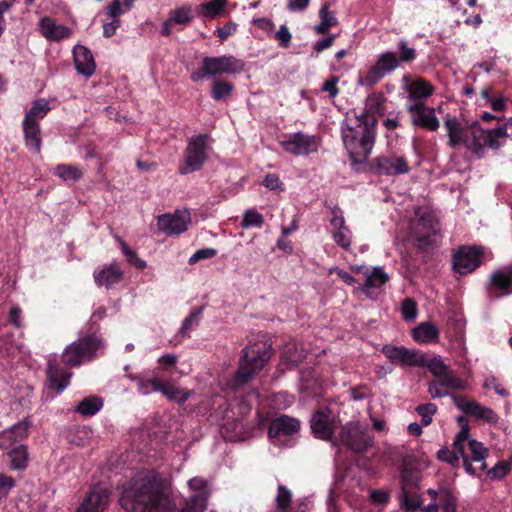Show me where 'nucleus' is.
<instances>
[{"instance_id": "nucleus-11", "label": "nucleus", "mask_w": 512, "mask_h": 512, "mask_svg": "<svg viewBox=\"0 0 512 512\" xmlns=\"http://www.w3.org/2000/svg\"><path fill=\"white\" fill-rule=\"evenodd\" d=\"M310 426L316 438L330 441L338 422L336 415L328 407H321L313 413Z\"/></svg>"}, {"instance_id": "nucleus-4", "label": "nucleus", "mask_w": 512, "mask_h": 512, "mask_svg": "<svg viewBox=\"0 0 512 512\" xmlns=\"http://www.w3.org/2000/svg\"><path fill=\"white\" fill-rule=\"evenodd\" d=\"M105 344L96 334L79 338L66 346L62 353V361L68 367H77L103 355Z\"/></svg>"}, {"instance_id": "nucleus-33", "label": "nucleus", "mask_w": 512, "mask_h": 512, "mask_svg": "<svg viewBox=\"0 0 512 512\" xmlns=\"http://www.w3.org/2000/svg\"><path fill=\"white\" fill-rule=\"evenodd\" d=\"M306 354L304 350L299 348L296 342H288L284 345L282 351V361L287 364L288 368L296 366L300 363Z\"/></svg>"}, {"instance_id": "nucleus-45", "label": "nucleus", "mask_w": 512, "mask_h": 512, "mask_svg": "<svg viewBox=\"0 0 512 512\" xmlns=\"http://www.w3.org/2000/svg\"><path fill=\"white\" fill-rule=\"evenodd\" d=\"M385 98L382 94H371L365 100V112L363 114L374 117L375 114L382 113Z\"/></svg>"}, {"instance_id": "nucleus-56", "label": "nucleus", "mask_w": 512, "mask_h": 512, "mask_svg": "<svg viewBox=\"0 0 512 512\" xmlns=\"http://www.w3.org/2000/svg\"><path fill=\"white\" fill-rule=\"evenodd\" d=\"M424 366H426L437 378L449 371V367L439 357L432 358L428 361L426 360V364Z\"/></svg>"}, {"instance_id": "nucleus-64", "label": "nucleus", "mask_w": 512, "mask_h": 512, "mask_svg": "<svg viewBox=\"0 0 512 512\" xmlns=\"http://www.w3.org/2000/svg\"><path fill=\"white\" fill-rule=\"evenodd\" d=\"M237 30V24L229 21L224 26L217 28L215 33L221 41H225L229 36L233 35Z\"/></svg>"}, {"instance_id": "nucleus-13", "label": "nucleus", "mask_w": 512, "mask_h": 512, "mask_svg": "<svg viewBox=\"0 0 512 512\" xmlns=\"http://www.w3.org/2000/svg\"><path fill=\"white\" fill-rule=\"evenodd\" d=\"M204 69L210 76L238 74L244 70V62L232 55L204 57Z\"/></svg>"}, {"instance_id": "nucleus-30", "label": "nucleus", "mask_w": 512, "mask_h": 512, "mask_svg": "<svg viewBox=\"0 0 512 512\" xmlns=\"http://www.w3.org/2000/svg\"><path fill=\"white\" fill-rule=\"evenodd\" d=\"M403 80L407 84L406 90L409 93L408 98L410 100H415V102L429 97L434 91V87L426 80L417 79L411 84H408L407 76H404Z\"/></svg>"}, {"instance_id": "nucleus-50", "label": "nucleus", "mask_w": 512, "mask_h": 512, "mask_svg": "<svg viewBox=\"0 0 512 512\" xmlns=\"http://www.w3.org/2000/svg\"><path fill=\"white\" fill-rule=\"evenodd\" d=\"M334 242L344 249L345 251H349L352 243V232L347 227L342 228L341 230L335 231L331 234Z\"/></svg>"}, {"instance_id": "nucleus-36", "label": "nucleus", "mask_w": 512, "mask_h": 512, "mask_svg": "<svg viewBox=\"0 0 512 512\" xmlns=\"http://www.w3.org/2000/svg\"><path fill=\"white\" fill-rule=\"evenodd\" d=\"M468 444L469 450L471 452V458L469 460L474 462L480 463V469L486 470L487 464L485 462V459L487 458L489 451L488 449L483 445V443L475 440V439H469L466 441Z\"/></svg>"}, {"instance_id": "nucleus-2", "label": "nucleus", "mask_w": 512, "mask_h": 512, "mask_svg": "<svg viewBox=\"0 0 512 512\" xmlns=\"http://www.w3.org/2000/svg\"><path fill=\"white\" fill-rule=\"evenodd\" d=\"M375 117L366 114L347 116L341 126L342 140L354 162L366 159L374 145Z\"/></svg>"}, {"instance_id": "nucleus-44", "label": "nucleus", "mask_w": 512, "mask_h": 512, "mask_svg": "<svg viewBox=\"0 0 512 512\" xmlns=\"http://www.w3.org/2000/svg\"><path fill=\"white\" fill-rule=\"evenodd\" d=\"M168 18L173 24L187 25L192 21V10L189 6L178 7L169 12Z\"/></svg>"}, {"instance_id": "nucleus-42", "label": "nucleus", "mask_w": 512, "mask_h": 512, "mask_svg": "<svg viewBox=\"0 0 512 512\" xmlns=\"http://www.w3.org/2000/svg\"><path fill=\"white\" fill-rule=\"evenodd\" d=\"M115 239H116L117 243L119 244V247H120L123 255L125 256L126 260L130 264H132L133 266H135L138 269H144L146 267V261H144L143 259L139 258L137 253H136V251L132 250L124 242V240L121 237L116 235Z\"/></svg>"}, {"instance_id": "nucleus-1", "label": "nucleus", "mask_w": 512, "mask_h": 512, "mask_svg": "<svg viewBox=\"0 0 512 512\" xmlns=\"http://www.w3.org/2000/svg\"><path fill=\"white\" fill-rule=\"evenodd\" d=\"M120 504L129 512H176L170 484L156 471L132 478L123 488Z\"/></svg>"}, {"instance_id": "nucleus-7", "label": "nucleus", "mask_w": 512, "mask_h": 512, "mask_svg": "<svg viewBox=\"0 0 512 512\" xmlns=\"http://www.w3.org/2000/svg\"><path fill=\"white\" fill-rule=\"evenodd\" d=\"M469 437V427L467 424L463 425L461 430L457 433L454 438L452 447L450 450L448 448H441L437 452V458L442 461L450 464L453 467H458L460 463V456L463 460V465L465 471L470 475H476V468L471 464L469 457L465 454V444Z\"/></svg>"}, {"instance_id": "nucleus-62", "label": "nucleus", "mask_w": 512, "mask_h": 512, "mask_svg": "<svg viewBox=\"0 0 512 512\" xmlns=\"http://www.w3.org/2000/svg\"><path fill=\"white\" fill-rule=\"evenodd\" d=\"M275 38L283 48H288L291 43L292 34L286 25H281L275 34Z\"/></svg>"}, {"instance_id": "nucleus-43", "label": "nucleus", "mask_w": 512, "mask_h": 512, "mask_svg": "<svg viewBox=\"0 0 512 512\" xmlns=\"http://www.w3.org/2000/svg\"><path fill=\"white\" fill-rule=\"evenodd\" d=\"M319 16L320 22L314 28L318 34L327 33L332 26L337 24L335 16L328 11V5H324L321 8Z\"/></svg>"}, {"instance_id": "nucleus-12", "label": "nucleus", "mask_w": 512, "mask_h": 512, "mask_svg": "<svg viewBox=\"0 0 512 512\" xmlns=\"http://www.w3.org/2000/svg\"><path fill=\"white\" fill-rule=\"evenodd\" d=\"M483 249L462 246L453 254V270L461 275L473 272L482 262Z\"/></svg>"}, {"instance_id": "nucleus-22", "label": "nucleus", "mask_w": 512, "mask_h": 512, "mask_svg": "<svg viewBox=\"0 0 512 512\" xmlns=\"http://www.w3.org/2000/svg\"><path fill=\"white\" fill-rule=\"evenodd\" d=\"M109 501V493L106 488L95 486L86 495L76 512H103Z\"/></svg>"}, {"instance_id": "nucleus-39", "label": "nucleus", "mask_w": 512, "mask_h": 512, "mask_svg": "<svg viewBox=\"0 0 512 512\" xmlns=\"http://www.w3.org/2000/svg\"><path fill=\"white\" fill-rule=\"evenodd\" d=\"M10 466L14 470H24L28 464V452L27 447L19 445L15 447L9 453Z\"/></svg>"}, {"instance_id": "nucleus-58", "label": "nucleus", "mask_w": 512, "mask_h": 512, "mask_svg": "<svg viewBox=\"0 0 512 512\" xmlns=\"http://www.w3.org/2000/svg\"><path fill=\"white\" fill-rule=\"evenodd\" d=\"M291 491L284 485H278V493L276 496L277 507L280 510H286L291 502Z\"/></svg>"}, {"instance_id": "nucleus-10", "label": "nucleus", "mask_w": 512, "mask_h": 512, "mask_svg": "<svg viewBox=\"0 0 512 512\" xmlns=\"http://www.w3.org/2000/svg\"><path fill=\"white\" fill-rule=\"evenodd\" d=\"M340 441L349 449L360 453L372 444V437L360 422H349L341 428Z\"/></svg>"}, {"instance_id": "nucleus-47", "label": "nucleus", "mask_w": 512, "mask_h": 512, "mask_svg": "<svg viewBox=\"0 0 512 512\" xmlns=\"http://www.w3.org/2000/svg\"><path fill=\"white\" fill-rule=\"evenodd\" d=\"M438 381L447 391L449 389L465 390L467 388V383L461 378L457 377L450 370L441 377H439Z\"/></svg>"}, {"instance_id": "nucleus-20", "label": "nucleus", "mask_w": 512, "mask_h": 512, "mask_svg": "<svg viewBox=\"0 0 512 512\" xmlns=\"http://www.w3.org/2000/svg\"><path fill=\"white\" fill-rule=\"evenodd\" d=\"M374 167L378 174L394 176L410 171L408 161L403 156H380L375 158Z\"/></svg>"}, {"instance_id": "nucleus-28", "label": "nucleus", "mask_w": 512, "mask_h": 512, "mask_svg": "<svg viewBox=\"0 0 512 512\" xmlns=\"http://www.w3.org/2000/svg\"><path fill=\"white\" fill-rule=\"evenodd\" d=\"M449 138V146L456 148L460 145L465 146L470 130L465 129L455 117H447L444 121Z\"/></svg>"}, {"instance_id": "nucleus-23", "label": "nucleus", "mask_w": 512, "mask_h": 512, "mask_svg": "<svg viewBox=\"0 0 512 512\" xmlns=\"http://www.w3.org/2000/svg\"><path fill=\"white\" fill-rule=\"evenodd\" d=\"M46 374L48 388L57 393H61L68 387L72 377V373L60 367L59 364L52 359L48 361Z\"/></svg>"}, {"instance_id": "nucleus-53", "label": "nucleus", "mask_w": 512, "mask_h": 512, "mask_svg": "<svg viewBox=\"0 0 512 512\" xmlns=\"http://www.w3.org/2000/svg\"><path fill=\"white\" fill-rule=\"evenodd\" d=\"M203 311V308H198L197 310L191 312L182 322V325L180 327V333L185 335L190 330L198 326L200 322V315Z\"/></svg>"}, {"instance_id": "nucleus-48", "label": "nucleus", "mask_w": 512, "mask_h": 512, "mask_svg": "<svg viewBox=\"0 0 512 512\" xmlns=\"http://www.w3.org/2000/svg\"><path fill=\"white\" fill-rule=\"evenodd\" d=\"M28 428L29 424L27 422H19L11 428L3 431L2 437L13 441L20 440L27 435Z\"/></svg>"}, {"instance_id": "nucleus-18", "label": "nucleus", "mask_w": 512, "mask_h": 512, "mask_svg": "<svg viewBox=\"0 0 512 512\" xmlns=\"http://www.w3.org/2000/svg\"><path fill=\"white\" fill-rule=\"evenodd\" d=\"M188 486L197 493L193 494L185 501L180 512H203L206 509L208 500L206 480L201 477H194L188 481Z\"/></svg>"}, {"instance_id": "nucleus-38", "label": "nucleus", "mask_w": 512, "mask_h": 512, "mask_svg": "<svg viewBox=\"0 0 512 512\" xmlns=\"http://www.w3.org/2000/svg\"><path fill=\"white\" fill-rule=\"evenodd\" d=\"M103 406V401L100 397L92 396L84 398L76 407V412L83 416L95 415Z\"/></svg>"}, {"instance_id": "nucleus-41", "label": "nucleus", "mask_w": 512, "mask_h": 512, "mask_svg": "<svg viewBox=\"0 0 512 512\" xmlns=\"http://www.w3.org/2000/svg\"><path fill=\"white\" fill-rule=\"evenodd\" d=\"M233 85L225 80L215 79L211 86V96L216 101L225 100L233 91Z\"/></svg>"}, {"instance_id": "nucleus-5", "label": "nucleus", "mask_w": 512, "mask_h": 512, "mask_svg": "<svg viewBox=\"0 0 512 512\" xmlns=\"http://www.w3.org/2000/svg\"><path fill=\"white\" fill-rule=\"evenodd\" d=\"M211 137L209 134H198L187 140V146L183 152V160L178 167L181 175L199 171L209 158L211 151Z\"/></svg>"}, {"instance_id": "nucleus-15", "label": "nucleus", "mask_w": 512, "mask_h": 512, "mask_svg": "<svg viewBox=\"0 0 512 512\" xmlns=\"http://www.w3.org/2000/svg\"><path fill=\"white\" fill-rule=\"evenodd\" d=\"M407 111L411 115V122L416 127L425 128L430 131H436L439 128V120L436 117L435 109L426 106L421 101L407 106Z\"/></svg>"}, {"instance_id": "nucleus-31", "label": "nucleus", "mask_w": 512, "mask_h": 512, "mask_svg": "<svg viewBox=\"0 0 512 512\" xmlns=\"http://www.w3.org/2000/svg\"><path fill=\"white\" fill-rule=\"evenodd\" d=\"M227 4L228 0H212L199 4L196 12L200 17L214 19L226 13Z\"/></svg>"}, {"instance_id": "nucleus-40", "label": "nucleus", "mask_w": 512, "mask_h": 512, "mask_svg": "<svg viewBox=\"0 0 512 512\" xmlns=\"http://www.w3.org/2000/svg\"><path fill=\"white\" fill-rule=\"evenodd\" d=\"M54 173L64 181H77L83 176L82 170L76 165H57Z\"/></svg>"}, {"instance_id": "nucleus-26", "label": "nucleus", "mask_w": 512, "mask_h": 512, "mask_svg": "<svg viewBox=\"0 0 512 512\" xmlns=\"http://www.w3.org/2000/svg\"><path fill=\"white\" fill-rule=\"evenodd\" d=\"M41 34L49 41L58 42L72 35V30L62 24H57L50 17H44L39 22Z\"/></svg>"}, {"instance_id": "nucleus-8", "label": "nucleus", "mask_w": 512, "mask_h": 512, "mask_svg": "<svg viewBox=\"0 0 512 512\" xmlns=\"http://www.w3.org/2000/svg\"><path fill=\"white\" fill-rule=\"evenodd\" d=\"M399 66L400 60H398L395 52H383L378 55L375 64L367 72L359 75L358 84L360 86H373Z\"/></svg>"}, {"instance_id": "nucleus-9", "label": "nucleus", "mask_w": 512, "mask_h": 512, "mask_svg": "<svg viewBox=\"0 0 512 512\" xmlns=\"http://www.w3.org/2000/svg\"><path fill=\"white\" fill-rule=\"evenodd\" d=\"M282 149L294 156H307L318 151L320 139L302 131L287 133L280 140Z\"/></svg>"}, {"instance_id": "nucleus-37", "label": "nucleus", "mask_w": 512, "mask_h": 512, "mask_svg": "<svg viewBox=\"0 0 512 512\" xmlns=\"http://www.w3.org/2000/svg\"><path fill=\"white\" fill-rule=\"evenodd\" d=\"M158 392H161L164 396H166L169 400L178 402L180 404L185 403L190 395V391H185L175 387L174 385L162 383L160 381V388Z\"/></svg>"}, {"instance_id": "nucleus-61", "label": "nucleus", "mask_w": 512, "mask_h": 512, "mask_svg": "<svg viewBox=\"0 0 512 512\" xmlns=\"http://www.w3.org/2000/svg\"><path fill=\"white\" fill-rule=\"evenodd\" d=\"M263 185L271 191L281 192L284 190L283 183L280 181L278 175L274 173L266 175L263 180Z\"/></svg>"}, {"instance_id": "nucleus-24", "label": "nucleus", "mask_w": 512, "mask_h": 512, "mask_svg": "<svg viewBox=\"0 0 512 512\" xmlns=\"http://www.w3.org/2000/svg\"><path fill=\"white\" fill-rule=\"evenodd\" d=\"M427 494L429 495L431 502L427 506H423V508H421L422 512H438L442 508L447 507L446 505H451L457 501V497L453 492L444 486H441L438 489L429 488L427 490Z\"/></svg>"}, {"instance_id": "nucleus-19", "label": "nucleus", "mask_w": 512, "mask_h": 512, "mask_svg": "<svg viewBox=\"0 0 512 512\" xmlns=\"http://www.w3.org/2000/svg\"><path fill=\"white\" fill-rule=\"evenodd\" d=\"M190 222V213L187 210L176 211L173 214H164L158 218L159 229L168 235H178L187 230Z\"/></svg>"}, {"instance_id": "nucleus-54", "label": "nucleus", "mask_w": 512, "mask_h": 512, "mask_svg": "<svg viewBox=\"0 0 512 512\" xmlns=\"http://www.w3.org/2000/svg\"><path fill=\"white\" fill-rule=\"evenodd\" d=\"M416 411L421 416L422 426H428L432 422V416L437 412V406L434 403L422 404Z\"/></svg>"}, {"instance_id": "nucleus-55", "label": "nucleus", "mask_w": 512, "mask_h": 512, "mask_svg": "<svg viewBox=\"0 0 512 512\" xmlns=\"http://www.w3.org/2000/svg\"><path fill=\"white\" fill-rule=\"evenodd\" d=\"M332 218L330 219V233L341 230L347 227L343 212L337 206L331 208Z\"/></svg>"}, {"instance_id": "nucleus-16", "label": "nucleus", "mask_w": 512, "mask_h": 512, "mask_svg": "<svg viewBox=\"0 0 512 512\" xmlns=\"http://www.w3.org/2000/svg\"><path fill=\"white\" fill-rule=\"evenodd\" d=\"M455 406L463 413L474 416L489 424H496L499 420L498 415L489 407H485L476 401H470L464 396H452Z\"/></svg>"}, {"instance_id": "nucleus-6", "label": "nucleus", "mask_w": 512, "mask_h": 512, "mask_svg": "<svg viewBox=\"0 0 512 512\" xmlns=\"http://www.w3.org/2000/svg\"><path fill=\"white\" fill-rule=\"evenodd\" d=\"M508 136L506 126L485 130L478 125H473L465 147L478 158H481L484 155L485 148L499 149Z\"/></svg>"}, {"instance_id": "nucleus-35", "label": "nucleus", "mask_w": 512, "mask_h": 512, "mask_svg": "<svg viewBox=\"0 0 512 512\" xmlns=\"http://www.w3.org/2000/svg\"><path fill=\"white\" fill-rule=\"evenodd\" d=\"M50 110L49 102L45 98H39L33 101L31 108L25 114L23 120L39 123V120L43 119Z\"/></svg>"}, {"instance_id": "nucleus-63", "label": "nucleus", "mask_w": 512, "mask_h": 512, "mask_svg": "<svg viewBox=\"0 0 512 512\" xmlns=\"http://www.w3.org/2000/svg\"><path fill=\"white\" fill-rule=\"evenodd\" d=\"M126 11L124 4L121 5L120 0H114L106 7V14L112 20L118 19V17Z\"/></svg>"}, {"instance_id": "nucleus-60", "label": "nucleus", "mask_w": 512, "mask_h": 512, "mask_svg": "<svg viewBox=\"0 0 512 512\" xmlns=\"http://www.w3.org/2000/svg\"><path fill=\"white\" fill-rule=\"evenodd\" d=\"M402 316L406 321H413L417 316V305L414 300L406 298L401 307Z\"/></svg>"}, {"instance_id": "nucleus-59", "label": "nucleus", "mask_w": 512, "mask_h": 512, "mask_svg": "<svg viewBox=\"0 0 512 512\" xmlns=\"http://www.w3.org/2000/svg\"><path fill=\"white\" fill-rule=\"evenodd\" d=\"M263 224V217L256 210H247L244 214L242 226L245 228L249 227H261Z\"/></svg>"}, {"instance_id": "nucleus-34", "label": "nucleus", "mask_w": 512, "mask_h": 512, "mask_svg": "<svg viewBox=\"0 0 512 512\" xmlns=\"http://www.w3.org/2000/svg\"><path fill=\"white\" fill-rule=\"evenodd\" d=\"M439 331L431 323H422L413 330V337L421 343H434L438 340Z\"/></svg>"}, {"instance_id": "nucleus-32", "label": "nucleus", "mask_w": 512, "mask_h": 512, "mask_svg": "<svg viewBox=\"0 0 512 512\" xmlns=\"http://www.w3.org/2000/svg\"><path fill=\"white\" fill-rule=\"evenodd\" d=\"M22 125L26 146L35 153H39L41 150L39 123H33L29 121L27 122L26 120H23Z\"/></svg>"}, {"instance_id": "nucleus-27", "label": "nucleus", "mask_w": 512, "mask_h": 512, "mask_svg": "<svg viewBox=\"0 0 512 512\" xmlns=\"http://www.w3.org/2000/svg\"><path fill=\"white\" fill-rule=\"evenodd\" d=\"M490 285L499 291L497 297L512 294V266H503L490 276Z\"/></svg>"}, {"instance_id": "nucleus-3", "label": "nucleus", "mask_w": 512, "mask_h": 512, "mask_svg": "<svg viewBox=\"0 0 512 512\" xmlns=\"http://www.w3.org/2000/svg\"><path fill=\"white\" fill-rule=\"evenodd\" d=\"M272 356V346L266 340L250 342L242 350L240 365L233 379L232 388H237L248 382L264 368Z\"/></svg>"}, {"instance_id": "nucleus-29", "label": "nucleus", "mask_w": 512, "mask_h": 512, "mask_svg": "<svg viewBox=\"0 0 512 512\" xmlns=\"http://www.w3.org/2000/svg\"><path fill=\"white\" fill-rule=\"evenodd\" d=\"M123 278V271L116 264L105 265L100 271L94 272V281L98 286L107 289L119 283Z\"/></svg>"}, {"instance_id": "nucleus-14", "label": "nucleus", "mask_w": 512, "mask_h": 512, "mask_svg": "<svg viewBox=\"0 0 512 512\" xmlns=\"http://www.w3.org/2000/svg\"><path fill=\"white\" fill-rule=\"evenodd\" d=\"M382 352L392 363L401 366L424 367L426 364V357L423 354L404 346L385 345Z\"/></svg>"}, {"instance_id": "nucleus-46", "label": "nucleus", "mask_w": 512, "mask_h": 512, "mask_svg": "<svg viewBox=\"0 0 512 512\" xmlns=\"http://www.w3.org/2000/svg\"><path fill=\"white\" fill-rule=\"evenodd\" d=\"M401 505L407 512H415L423 508L422 499L417 492L403 491L401 496Z\"/></svg>"}, {"instance_id": "nucleus-25", "label": "nucleus", "mask_w": 512, "mask_h": 512, "mask_svg": "<svg viewBox=\"0 0 512 512\" xmlns=\"http://www.w3.org/2000/svg\"><path fill=\"white\" fill-rule=\"evenodd\" d=\"M74 65L77 72L85 77L94 74L96 64L91 51L83 45H75L73 48Z\"/></svg>"}, {"instance_id": "nucleus-21", "label": "nucleus", "mask_w": 512, "mask_h": 512, "mask_svg": "<svg viewBox=\"0 0 512 512\" xmlns=\"http://www.w3.org/2000/svg\"><path fill=\"white\" fill-rule=\"evenodd\" d=\"M299 428L300 423L297 419L281 415L270 423L268 436L273 443L277 444L281 437L293 435Z\"/></svg>"}, {"instance_id": "nucleus-51", "label": "nucleus", "mask_w": 512, "mask_h": 512, "mask_svg": "<svg viewBox=\"0 0 512 512\" xmlns=\"http://www.w3.org/2000/svg\"><path fill=\"white\" fill-rule=\"evenodd\" d=\"M397 47L400 51V56L398 57V60H400V64L410 63L416 59V50L413 47L409 46L408 42L405 39L399 40L397 43Z\"/></svg>"}, {"instance_id": "nucleus-57", "label": "nucleus", "mask_w": 512, "mask_h": 512, "mask_svg": "<svg viewBox=\"0 0 512 512\" xmlns=\"http://www.w3.org/2000/svg\"><path fill=\"white\" fill-rule=\"evenodd\" d=\"M510 471V464L506 461H500L488 470L487 475L491 480H500Z\"/></svg>"}, {"instance_id": "nucleus-49", "label": "nucleus", "mask_w": 512, "mask_h": 512, "mask_svg": "<svg viewBox=\"0 0 512 512\" xmlns=\"http://www.w3.org/2000/svg\"><path fill=\"white\" fill-rule=\"evenodd\" d=\"M137 382L138 392L142 395H148L152 392H158L160 380L157 377L150 379L133 378Z\"/></svg>"}, {"instance_id": "nucleus-52", "label": "nucleus", "mask_w": 512, "mask_h": 512, "mask_svg": "<svg viewBox=\"0 0 512 512\" xmlns=\"http://www.w3.org/2000/svg\"><path fill=\"white\" fill-rule=\"evenodd\" d=\"M243 424L241 421L234 422L232 424H226L224 426L225 438L229 441H241L244 439V435L241 432Z\"/></svg>"}, {"instance_id": "nucleus-17", "label": "nucleus", "mask_w": 512, "mask_h": 512, "mask_svg": "<svg viewBox=\"0 0 512 512\" xmlns=\"http://www.w3.org/2000/svg\"><path fill=\"white\" fill-rule=\"evenodd\" d=\"M366 280L358 287L369 299L376 300L383 292V286L390 280L389 275L380 266L366 269Z\"/></svg>"}]
</instances>
